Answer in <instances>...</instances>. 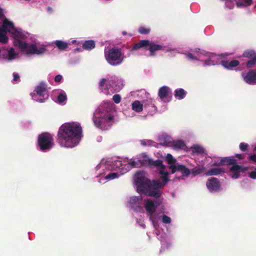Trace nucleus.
Returning a JSON list of instances; mask_svg holds the SVG:
<instances>
[{
  "label": "nucleus",
  "mask_w": 256,
  "mask_h": 256,
  "mask_svg": "<svg viewBox=\"0 0 256 256\" xmlns=\"http://www.w3.org/2000/svg\"><path fill=\"white\" fill-rule=\"evenodd\" d=\"M82 134V128L79 124L66 122L59 128L57 140L61 146L72 148L79 143Z\"/></svg>",
  "instance_id": "f257e3e1"
},
{
  "label": "nucleus",
  "mask_w": 256,
  "mask_h": 256,
  "mask_svg": "<svg viewBox=\"0 0 256 256\" xmlns=\"http://www.w3.org/2000/svg\"><path fill=\"white\" fill-rule=\"evenodd\" d=\"M105 58L109 64L116 66L120 64L124 58V54L120 48H112L104 54Z\"/></svg>",
  "instance_id": "f03ea898"
},
{
  "label": "nucleus",
  "mask_w": 256,
  "mask_h": 256,
  "mask_svg": "<svg viewBox=\"0 0 256 256\" xmlns=\"http://www.w3.org/2000/svg\"><path fill=\"white\" fill-rule=\"evenodd\" d=\"M140 48H144L145 50H148L151 56H154L156 52L162 49L163 46L160 44H155L152 41L148 40H141L136 43L131 49V51L138 50Z\"/></svg>",
  "instance_id": "7ed1b4c3"
},
{
  "label": "nucleus",
  "mask_w": 256,
  "mask_h": 256,
  "mask_svg": "<svg viewBox=\"0 0 256 256\" xmlns=\"http://www.w3.org/2000/svg\"><path fill=\"white\" fill-rule=\"evenodd\" d=\"M134 182L138 193L144 194L151 188V182L145 177L143 172H139L134 175Z\"/></svg>",
  "instance_id": "20e7f679"
},
{
  "label": "nucleus",
  "mask_w": 256,
  "mask_h": 256,
  "mask_svg": "<svg viewBox=\"0 0 256 256\" xmlns=\"http://www.w3.org/2000/svg\"><path fill=\"white\" fill-rule=\"evenodd\" d=\"M38 144L42 151L50 150L54 146L52 136L48 132L40 134L38 136Z\"/></svg>",
  "instance_id": "39448f33"
},
{
  "label": "nucleus",
  "mask_w": 256,
  "mask_h": 256,
  "mask_svg": "<svg viewBox=\"0 0 256 256\" xmlns=\"http://www.w3.org/2000/svg\"><path fill=\"white\" fill-rule=\"evenodd\" d=\"M34 91L36 95L32 96V99L40 102H44L45 100L48 98L47 90V85L44 83L41 82L38 86L36 87Z\"/></svg>",
  "instance_id": "423d86ee"
},
{
  "label": "nucleus",
  "mask_w": 256,
  "mask_h": 256,
  "mask_svg": "<svg viewBox=\"0 0 256 256\" xmlns=\"http://www.w3.org/2000/svg\"><path fill=\"white\" fill-rule=\"evenodd\" d=\"M248 170V167H242L240 165L234 163L230 166L229 170L230 176L233 178H238L240 173H244Z\"/></svg>",
  "instance_id": "0eeeda50"
},
{
  "label": "nucleus",
  "mask_w": 256,
  "mask_h": 256,
  "mask_svg": "<svg viewBox=\"0 0 256 256\" xmlns=\"http://www.w3.org/2000/svg\"><path fill=\"white\" fill-rule=\"evenodd\" d=\"M162 203V201L160 199L156 200L154 202L150 200H146L144 207L148 214L152 216Z\"/></svg>",
  "instance_id": "6e6552de"
},
{
  "label": "nucleus",
  "mask_w": 256,
  "mask_h": 256,
  "mask_svg": "<svg viewBox=\"0 0 256 256\" xmlns=\"http://www.w3.org/2000/svg\"><path fill=\"white\" fill-rule=\"evenodd\" d=\"M142 200L140 196H133L130 198L128 202L134 211L140 212L143 210Z\"/></svg>",
  "instance_id": "1a4fd4ad"
},
{
  "label": "nucleus",
  "mask_w": 256,
  "mask_h": 256,
  "mask_svg": "<svg viewBox=\"0 0 256 256\" xmlns=\"http://www.w3.org/2000/svg\"><path fill=\"white\" fill-rule=\"evenodd\" d=\"M169 168L171 170L172 174H174L176 172H180L182 173V176L188 177L190 174V170L182 164H178L175 165H172Z\"/></svg>",
  "instance_id": "9d476101"
},
{
  "label": "nucleus",
  "mask_w": 256,
  "mask_h": 256,
  "mask_svg": "<svg viewBox=\"0 0 256 256\" xmlns=\"http://www.w3.org/2000/svg\"><path fill=\"white\" fill-rule=\"evenodd\" d=\"M206 186L210 192H218L220 190V184L218 180L216 178H211L206 182Z\"/></svg>",
  "instance_id": "9b49d317"
},
{
  "label": "nucleus",
  "mask_w": 256,
  "mask_h": 256,
  "mask_svg": "<svg viewBox=\"0 0 256 256\" xmlns=\"http://www.w3.org/2000/svg\"><path fill=\"white\" fill-rule=\"evenodd\" d=\"M93 121L94 125L98 128H103L106 126V121L104 114L100 112L94 114Z\"/></svg>",
  "instance_id": "f8f14e48"
},
{
  "label": "nucleus",
  "mask_w": 256,
  "mask_h": 256,
  "mask_svg": "<svg viewBox=\"0 0 256 256\" xmlns=\"http://www.w3.org/2000/svg\"><path fill=\"white\" fill-rule=\"evenodd\" d=\"M244 80L249 84H256V70H250L244 76Z\"/></svg>",
  "instance_id": "ddd939ff"
},
{
  "label": "nucleus",
  "mask_w": 256,
  "mask_h": 256,
  "mask_svg": "<svg viewBox=\"0 0 256 256\" xmlns=\"http://www.w3.org/2000/svg\"><path fill=\"white\" fill-rule=\"evenodd\" d=\"M236 162V160L234 158V156H227L222 158L220 160V162L217 164L216 163L214 164V166H232L234 163Z\"/></svg>",
  "instance_id": "4468645a"
},
{
  "label": "nucleus",
  "mask_w": 256,
  "mask_h": 256,
  "mask_svg": "<svg viewBox=\"0 0 256 256\" xmlns=\"http://www.w3.org/2000/svg\"><path fill=\"white\" fill-rule=\"evenodd\" d=\"M240 64L238 60H234L230 62L228 60L222 61V65L226 68L228 70H232L234 68Z\"/></svg>",
  "instance_id": "2eb2a0df"
},
{
  "label": "nucleus",
  "mask_w": 256,
  "mask_h": 256,
  "mask_svg": "<svg viewBox=\"0 0 256 256\" xmlns=\"http://www.w3.org/2000/svg\"><path fill=\"white\" fill-rule=\"evenodd\" d=\"M170 88L167 86H163L159 88L158 96L160 98L163 100L168 95L170 92Z\"/></svg>",
  "instance_id": "dca6fc26"
},
{
  "label": "nucleus",
  "mask_w": 256,
  "mask_h": 256,
  "mask_svg": "<svg viewBox=\"0 0 256 256\" xmlns=\"http://www.w3.org/2000/svg\"><path fill=\"white\" fill-rule=\"evenodd\" d=\"M139 159L142 163V166H150V162H152V159L145 153L142 154Z\"/></svg>",
  "instance_id": "f3484780"
},
{
  "label": "nucleus",
  "mask_w": 256,
  "mask_h": 256,
  "mask_svg": "<svg viewBox=\"0 0 256 256\" xmlns=\"http://www.w3.org/2000/svg\"><path fill=\"white\" fill-rule=\"evenodd\" d=\"M224 172L222 168H211L205 173V175L206 176H217L224 173Z\"/></svg>",
  "instance_id": "a211bd4d"
},
{
  "label": "nucleus",
  "mask_w": 256,
  "mask_h": 256,
  "mask_svg": "<svg viewBox=\"0 0 256 256\" xmlns=\"http://www.w3.org/2000/svg\"><path fill=\"white\" fill-rule=\"evenodd\" d=\"M10 34L14 36V40H23L26 38V36L22 32L18 30L16 28L11 30Z\"/></svg>",
  "instance_id": "6ab92c4d"
},
{
  "label": "nucleus",
  "mask_w": 256,
  "mask_h": 256,
  "mask_svg": "<svg viewBox=\"0 0 256 256\" xmlns=\"http://www.w3.org/2000/svg\"><path fill=\"white\" fill-rule=\"evenodd\" d=\"M132 110L136 112H140L142 111L143 104L138 100H134L132 105Z\"/></svg>",
  "instance_id": "aec40b11"
},
{
  "label": "nucleus",
  "mask_w": 256,
  "mask_h": 256,
  "mask_svg": "<svg viewBox=\"0 0 256 256\" xmlns=\"http://www.w3.org/2000/svg\"><path fill=\"white\" fill-rule=\"evenodd\" d=\"M7 31L3 28H0V42L3 44H6L8 42V38L6 36Z\"/></svg>",
  "instance_id": "412c9836"
},
{
  "label": "nucleus",
  "mask_w": 256,
  "mask_h": 256,
  "mask_svg": "<svg viewBox=\"0 0 256 256\" xmlns=\"http://www.w3.org/2000/svg\"><path fill=\"white\" fill-rule=\"evenodd\" d=\"M152 188H149L148 192H145L144 194H148L150 196L154 197L156 199L160 198L161 196L160 192L157 190H151Z\"/></svg>",
  "instance_id": "4be33fe9"
},
{
  "label": "nucleus",
  "mask_w": 256,
  "mask_h": 256,
  "mask_svg": "<svg viewBox=\"0 0 256 256\" xmlns=\"http://www.w3.org/2000/svg\"><path fill=\"white\" fill-rule=\"evenodd\" d=\"M186 94V92L183 88H178L174 90V96L178 100L184 98Z\"/></svg>",
  "instance_id": "5701e85b"
},
{
  "label": "nucleus",
  "mask_w": 256,
  "mask_h": 256,
  "mask_svg": "<svg viewBox=\"0 0 256 256\" xmlns=\"http://www.w3.org/2000/svg\"><path fill=\"white\" fill-rule=\"evenodd\" d=\"M95 42L93 40H86L82 44V48L86 50H90L95 48Z\"/></svg>",
  "instance_id": "b1692460"
},
{
  "label": "nucleus",
  "mask_w": 256,
  "mask_h": 256,
  "mask_svg": "<svg viewBox=\"0 0 256 256\" xmlns=\"http://www.w3.org/2000/svg\"><path fill=\"white\" fill-rule=\"evenodd\" d=\"M172 146L175 150L184 149L186 147L184 142L182 140L172 142Z\"/></svg>",
  "instance_id": "393cba45"
},
{
  "label": "nucleus",
  "mask_w": 256,
  "mask_h": 256,
  "mask_svg": "<svg viewBox=\"0 0 256 256\" xmlns=\"http://www.w3.org/2000/svg\"><path fill=\"white\" fill-rule=\"evenodd\" d=\"M150 166H154L158 168H160V170H164L166 168L165 166L162 164V160H152V162H150Z\"/></svg>",
  "instance_id": "a878e982"
},
{
  "label": "nucleus",
  "mask_w": 256,
  "mask_h": 256,
  "mask_svg": "<svg viewBox=\"0 0 256 256\" xmlns=\"http://www.w3.org/2000/svg\"><path fill=\"white\" fill-rule=\"evenodd\" d=\"M54 44L61 50H66L68 48V44L60 40H56Z\"/></svg>",
  "instance_id": "bb28decb"
},
{
  "label": "nucleus",
  "mask_w": 256,
  "mask_h": 256,
  "mask_svg": "<svg viewBox=\"0 0 256 256\" xmlns=\"http://www.w3.org/2000/svg\"><path fill=\"white\" fill-rule=\"evenodd\" d=\"M159 173L160 174H162V176H160V179L162 182L163 184H164V185H166L170 180L168 177V172H164V170H160Z\"/></svg>",
  "instance_id": "cd10ccee"
},
{
  "label": "nucleus",
  "mask_w": 256,
  "mask_h": 256,
  "mask_svg": "<svg viewBox=\"0 0 256 256\" xmlns=\"http://www.w3.org/2000/svg\"><path fill=\"white\" fill-rule=\"evenodd\" d=\"M2 26L3 28H4L7 32H8L10 33L11 30L16 28L13 23L11 22L8 21L6 20L4 21Z\"/></svg>",
  "instance_id": "c85d7f7f"
},
{
  "label": "nucleus",
  "mask_w": 256,
  "mask_h": 256,
  "mask_svg": "<svg viewBox=\"0 0 256 256\" xmlns=\"http://www.w3.org/2000/svg\"><path fill=\"white\" fill-rule=\"evenodd\" d=\"M164 184H163L158 180H153L152 182H151V188L154 190H158L159 188H164Z\"/></svg>",
  "instance_id": "c756f323"
},
{
  "label": "nucleus",
  "mask_w": 256,
  "mask_h": 256,
  "mask_svg": "<svg viewBox=\"0 0 256 256\" xmlns=\"http://www.w3.org/2000/svg\"><path fill=\"white\" fill-rule=\"evenodd\" d=\"M206 168L204 167H195L190 170V173L193 176H196L204 172Z\"/></svg>",
  "instance_id": "7c9ffc66"
},
{
  "label": "nucleus",
  "mask_w": 256,
  "mask_h": 256,
  "mask_svg": "<svg viewBox=\"0 0 256 256\" xmlns=\"http://www.w3.org/2000/svg\"><path fill=\"white\" fill-rule=\"evenodd\" d=\"M14 45L16 46H18L22 49H25L28 48V44L23 42L21 40H16L14 42Z\"/></svg>",
  "instance_id": "2f4dec72"
},
{
  "label": "nucleus",
  "mask_w": 256,
  "mask_h": 256,
  "mask_svg": "<svg viewBox=\"0 0 256 256\" xmlns=\"http://www.w3.org/2000/svg\"><path fill=\"white\" fill-rule=\"evenodd\" d=\"M242 55L244 57L252 58L256 56V53L254 50H248L244 51Z\"/></svg>",
  "instance_id": "473e14b6"
},
{
  "label": "nucleus",
  "mask_w": 256,
  "mask_h": 256,
  "mask_svg": "<svg viewBox=\"0 0 256 256\" xmlns=\"http://www.w3.org/2000/svg\"><path fill=\"white\" fill-rule=\"evenodd\" d=\"M128 164L132 168H140L142 166L139 158L137 160H130L128 162Z\"/></svg>",
  "instance_id": "72a5a7b5"
},
{
  "label": "nucleus",
  "mask_w": 256,
  "mask_h": 256,
  "mask_svg": "<svg viewBox=\"0 0 256 256\" xmlns=\"http://www.w3.org/2000/svg\"><path fill=\"white\" fill-rule=\"evenodd\" d=\"M67 100V96L64 92H62L58 96V102L62 104Z\"/></svg>",
  "instance_id": "f704fd0d"
},
{
  "label": "nucleus",
  "mask_w": 256,
  "mask_h": 256,
  "mask_svg": "<svg viewBox=\"0 0 256 256\" xmlns=\"http://www.w3.org/2000/svg\"><path fill=\"white\" fill-rule=\"evenodd\" d=\"M26 53L28 54H36L37 46L34 44H32L29 46H28Z\"/></svg>",
  "instance_id": "c9c22d12"
},
{
  "label": "nucleus",
  "mask_w": 256,
  "mask_h": 256,
  "mask_svg": "<svg viewBox=\"0 0 256 256\" xmlns=\"http://www.w3.org/2000/svg\"><path fill=\"white\" fill-rule=\"evenodd\" d=\"M250 58L251 59L250 60L247 62L246 64L248 68H252L254 67V64H256V56Z\"/></svg>",
  "instance_id": "e433bc0d"
},
{
  "label": "nucleus",
  "mask_w": 256,
  "mask_h": 256,
  "mask_svg": "<svg viewBox=\"0 0 256 256\" xmlns=\"http://www.w3.org/2000/svg\"><path fill=\"white\" fill-rule=\"evenodd\" d=\"M16 54L13 48H11L8 52V60H12L14 59Z\"/></svg>",
  "instance_id": "4c0bfd02"
},
{
  "label": "nucleus",
  "mask_w": 256,
  "mask_h": 256,
  "mask_svg": "<svg viewBox=\"0 0 256 256\" xmlns=\"http://www.w3.org/2000/svg\"><path fill=\"white\" fill-rule=\"evenodd\" d=\"M166 160L168 164H173L176 162V160L174 159L172 156L170 154H167Z\"/></svg>",
  "instance_id": "58836bf2"
},
{
  "label": "nucleus",
  "mask_w": 256,
  "mask_h": 256,
  "mask_svg": "<svg viewBox=\"0 0 256 256\" xmlns=\"http://www.w3.org/2000/svg\"><path fill=\"white\" fill-rule=\"evenodd\" d=\"M150 30L148 28L141 26L138 28V32L143 34H148L150 32Z\"/></svg>",
  "instance_id": "ea45409f"
},
{
  "label": "nucleus",
  "mask_w": 256,
  "mask_h": 256,
  "mask_svg": "<svg viewBox=\"0 0 256 256\" xmlns=\"http://www.w3.org/2000/svg\"><path fill=\"white\" fill-rule=\"evenodd\" d=\"M118 174L116 172H112L109 174L107 176H106L105 178L106 180H113L115 178H118Z\"/></svg>",
  "instance_id": "a19ab883"
},
{
  "label": "nucleus",
  "mask_w": 256,
  "mask_h": 256,
  "mask_svg": "<svg viewBox=\"0 0 256 256\" xmlns=\"http://www.w3.org/2000/svg\"><path fill=\"white\" fill-rule=\"evenodd\" d=\"M46 48L44 46H42V47H37V50L36 52V54H42L46 52Z\"/></svg>",
  "instance_id": "79ce46f5"
},
{
  "label": "nucleus",
  "mask_w": 256,
  "mask_h": 256,
  "mask_svg": "<svg viewBox=\"0 0 256 256\" xmlns=\"http://www.w3.org/2000/svg\"><path fill=\"white\" fill-rule=\"evenodd\" d=\"M112 100L116 104H119L121 101V97L118 94H114L112 97Z\"/></svg>",
  "instance_id": "37998d69"
},
{
  "label": "nucleus",
  "mask_w": 256,
  "mask_h": 256,
  "mask_svg": "<svg viewBox=\"0 0 256 256\" xmlns=\"http://www.w3.org/2000/svg\"><path fill=\"white\" fill-rule=\"evenodd\" d=\"M162 222L164 224H170L171 222V218L170 217L164 215L162 217Z\"/></svg>",
  "instance_id": "c03bdc74"
},
{
  "label": "nucleus",
  "mask_w": 256,
  "mask_h": 256,
  "mask_svg": "<svg viewBox=\"0 0 256 256\" xmlns=\"http://www.w3.org/2000/svg\"><path fill=\"white\" fill-rule=\"evenodd\" d=\"M104 118H106V122H112L114 120V116L112 115H108V114H104Z\"/></svg>",
  "instance_id": "a18cd8bd"
},
{
  "label": "nucleus",
  "mask_w": 256,
  "mask_h": 256,
  "mask_svg": "<svg viewBox=\"0 0 256 256\" xmlns=\"http://www.w3.org/2000/svg\"><path fill=\"white\" fill-rule=\"evenodd\" d=\"M248 144L244 142H241L240 144V148L242 152H245L247 150Z\"/></svg>",
  "instance_id": "49530a36"
},
{
  "label": "nucleus",
  "mask_w": 256,
  "mask_h": 256,
  "mask_svg": "<svg viewBox=\"0 0 256 256\" xmlns=\"http://www.w3.org/2000/svg\"><path fill=\"white\" fill-rule=\"evenodd\" d=\"M108 85L110 87L113 88L114 86H116V78H111V79L110 80L108 81Z\"/></svg>",
  "instance_id": "de8ad7c7"
},
{
  "label": "nucleus",
  "mask_w": 256,
  "mask_h": 256,
  "mask_svg": "<svg viewBox=\"0 0 256 256\" xmlns=\"http://www.w3.org/2000/svg\"><path fill=\"white\" fill-rule=\"evenodd\" d=\"M204 150L203 148H202L200 146H196L194 148V151L197 153H199V154L202 153V152H204Z\"/></svg>",
  "instance_id": "09e8293b"
},
{
  "label": "nucleus",
  "mask_w": 256,
  "mask_h": 256,
  "mask_svg": "<svg viewBox=\"0 0 256 256\" xmlns=\"http://www.w3.org/2000/svg\"><path fill=\"white\" fill-rule=\"evenodd\" d=\"M248 176L252 180L256 179V168H255L254 170L252 171L249 173Z\"/></svg>",
  "instance_id": "8fccbe9b"
},
{
  "label": "nucleus",
  "mask_w": 256,
  "mask_h": 256,
  "mask_svg": "<svg viewBox=\"0 0 256 256\" xmlns=\"http://www.w3.org/2000/svg\"><path fill=\"white\" fill-rule=\"evenodd\" d=\"M106 80L104 78H102L100 82H99V87L100 90L102 89V88L104 87V84L106 82Z\"/></svg>",
  "instance_id": "3c124183"
},
{
  "label": "nucleus",
  "mask_w": 256,
  "mask_h": 256,
  "mask_svg": "<svg viewBox=\"0 0 256 256\" xmlns=\"http://www.w3.org/2000/svg\"><path fill=\"white\" fill-rule=\"evenodd\" d=\"M187 58H188L190 59L193 60H198V58L196 56H195L192 54L190 52H188L186 54Z\"/></svg>",
  "instance_id": "603ef678"
},
{
  "label": "nucleus",
  "mask_w": 256,
  "mask_h": 256,
  "mask_svg": "<svg viewBox=\"0 0 256 256\" xmlns=\"http://www.w3.org/2000/svg\"><path fill=\"white\" fill-rule=\"evenodd\" d=\"M62 77L61 75L58 74L56 76V77L54 78V81L56 82H59L62 80Z\"/></svg>",
  "instance_id": "864d4df0"
},
{
  "label": "nucleus",
  "mask_w": 256,
  "mask_h": 256,
  "mask_svg": "<svg viewBox=\"0 0 256 256\" xmlns=\"http://www.w3.org/2000/svg\"><path fill=\"white\" fill-rule=\"evenodd\" d=\"M248 160L256 162V154H252L248 157Z\"/></svg>",
  "instance_id": "5fc2aeb1"
},
{
  "label": "nucleus",
  "mask_w": 256,
  "mask_h": 256,
  "mask_svg": "<svg viewBox=\"0 0 256 256\" xmlns=\"http://www.w3.org/2000/svg\"><path fill=\"white\" fill-rule=\"evenodd\" d=\"M236 158L240 160H244L245 158L244 154H236L235 156Z\"/></svg>",
  "instance_id": "6e6d98bb"
},
{
  "label": "nucleus",
  "mask_w": 256,
  "mask_h": 256,
  "mask_svg": "<svg viewBox=\"0 0 256 256\" xmlns=\"http://www.w3.org/2000/svg\"><path fill=\"white\" fill-rule=\"evenodd\" d=\"M13 76H14L13 80L14 82H16L20 78V76L18 74L14 73Z\"/></svg>",
  "instance_id": "4d7b16f0"
},
{
  "label": "nucleus",
  "mask_w": 256,
  "mask_h": 256,
  "mask_svg": "<svg viewBox=\"0 0 256 256\" xmlns=\"http://www.w3.org/2000/svg\"><path fill=\"white\" fill-rule=\"evenodd\" d=\"M148 106H152V108H154V111H155V110H156V106H154V104H152L151 105H150V104H144V108H148Z\"/></svg>",
  "instance_id": "13d9d810"
},
{
  "label": "nucleus",
  "mask_w": 256,
  "mask_h": 256,
  "mask_svg": "<svg viewBox=\"0 0 256 256\" xmlns=\"http://www.w3.org/2000/svg\"><path fill=\"white\" fill-rule=\"evenodd\" d=\"M244 6H249L252 4V0H244Z\"/></svg>",
  "instance_id": "bf43d9fd"
},
{
  "label": "nucleus",
  "mask_w": 256,
  "mask_h": 256,
  "mask_svg": "<svg viewBox=\"0 0 256 256\" xmlns=\"http://www.w3.org/2000/svg\"><path fill=\"white\" fill-rule=\"evenodd\" d=\"M4 16V14L2 12V10L0 8V19Z\"/></svg>",
  "instance_id": "052dcab7"
},
{
  "label": "nucleus",
  "mask_w": 256,
  "mask_h": 256,
  "mask_svg": "<svg viewBox=\"0 0 256 256\" xmlns=\"http://www.w3.org/2000/svg\"><path fill=\"white\" fill-rule=\"evenodd\" d=\"M236 5L238 6H244L242 2H238L236 3Z\"/></svg>",
  "instance_id": "680f3d73"
},
{
  "label": "nucleus",
  "mask_w": 256,
  "mask_h": 256,
  "mask_svg": "<svg viewBox=\"0 0 256 256\" xmlns=\"http://www.w3.org/2000/svg\"><path fill=\"white\" fill-rule=\"evenodd\" d=\"M141 144L144 145V146H146V142L144 141V140H142V142H141Z\"/></svg>",
  "instance_id": "e2e57ef3"
},
{
  "label": "nucleus",
  "mask_w": 256,
  "mask_h": 256,
  "mask_svg": "<svg viewBox=\"0 0 256 256\" xmlns=\"http://www.w3.org/2000/svg\"><path fill=\"white\" fill-rule=\"evenodd\" d=\"M122 34H123L124 36H125V35H126V34H127V32H126V31H123V32H122Z\"/></svg>",
  "instance_id": "0e129e2a"
},
{
  "label": "nucleus",
  "mask_w": 256,
  "mask_h": 256,
  "mask_svg": "<svg viewBox=\"0 0 256 256\" xmlns=\"http://www.w3.org/2000/svg\"><path fill=\"white\" fill-rule=\"evenodd\" d=\"M118 164H119V166H120L121 165H122V163L120 162H118Z\"/></svg>",
  "instance_id": "69168bd1"
}]
</instances>
